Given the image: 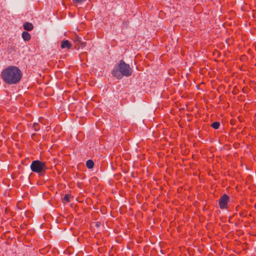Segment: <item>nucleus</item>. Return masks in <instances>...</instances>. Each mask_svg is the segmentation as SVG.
Masks as SVG:
<instances>
[{
    "instance_id": "obj_1",
    "label": "nucleus",
    "mask_w": 256,
    "mask_h": 256,
    "mask_svg": "<svg viewBox=\"0 0 256 256\" xmlns=\"http://www.w3.org/2000/svg\"><path fill=\"white\" fill-rule=\"evenodd\" d=\"M22 76L20 68L14 66H10L4 68L0 74L4 82L8 84H16L20 82Z\"/></svg>"
},
{
    "instance_id": "obj_2",
    "label": "nucleus",
    "mask_w": 256,
    "mask_h": 256,
    "mask_svg": "<svg viewBox=\"0 0 256 256\" xmlns=\"http://www.w3.org/2000/svg\"><path fill=\"white\" fill-rule=\"evenodd\" d=\"M132 73V69L130 66L123 60H120L118 65L115 66L112 72L113 76L118 79H121L123 76H128Z\"/></svg>"
},
{
    "instance_id": "obj_3",
    "label": "nucleus",
    "mask_w": 256,
    "mask_h": 256,
    "mask_svg": "<svg viewBox=\"0 0 256 256\" xmlns=\"http://www.w3.org/2000/svg\"><path fill=\"white\" fill-rule=\"evenodd\" d=\"M31 170L36 173H40L44 172L46 169V164L44 162L36 160H34L30 164Z\"/></svg>"
},
{
    "instance_id": "obj_4",
    "label": "nucleus",
    "mask_w": 256,
    "mask_h": 256,
    "mask_svg": "<svg viewBox=\"0 0 256 256\" xmlns=\"http://www.w3.org/2000/svg\"><path fill=\"white\" fill-rule=\"evenodd\" d=\"M229 198L226 194H223L219 200V206L221 209L226 208L228 207V202Z\"/></svg>"
},
{
    "instance_id": "obj_5",
    "label": "nucleus",
    "mask_w": 256,
    "mask_h": 256,
    "mask_svg": "<svg viewBox=\"0 0 256 256\" xmlns=\"http://www.w3.org/2000/svg\"><path fill=\"white\" fill-rule=\"evenodd\" d=\"M60 46L62 48L70 49L72 48V44L68 40H64L61 42Z\"/></svg>"
},
{
    "instance_id": "obj_6",
    "label": "nucleus",
    "mask_w": 256,
    "mask_h": 256,
    "mask_svg": "<svg viewBox=\"0 0 256 256\" xmlns=\"http://www.w3.org/2000/svg\"><path fill=\"white\" fill-rule=\"evenodd\" d=\"M34 28L32 24L30 22H26L24 24V28L25 30L30 31L32 30Z\"/></svg>"
},
{
    "instance_id": "obj_7",
    "label": "nucleus",
    "mask_w": 256,
    "mask_h": 256,
    "mask_svg": "<svg viewBox=\"0 0 256 256\" xmlns=\"http://www.w3.org/2000/svg\"><path fill=\"white\" fill-rule=\"evenodd\" d=\"M22 38L25 41L30 40L31 38L30 34L27 32H24L22 34Z\"/></svg>"
},
{
    "instance_id": "obj_8",
    "label": "nucleus",
    "mask_w": 256,
    "mask_h": 256,
    "mask_svg": "<svg viewBox=\"0 0 256 256\" xmlns=\"http://www.w3.org/2000/svg\"><path fill=\"white\" fill-rule=\"evenodd\" d=\"M86 166L88 168H92L94 166V163L91 160H88L86 162Z\"/></svg>"
},
{
    "instance_id": "obj_9",
    "label": "nucleus",
    "mask_w": 256,
    "mask_h": 256,
    "mask_svg": "<svg viewBox=\"0 0 256 256\" xmlns=\"http://www.w3.org/2000/svg\"><path fill=\"white\" fill-rule=\"evenodd\" d=\"M220 126V124L219 122H214L212 124V126L214 129H216V130L218 129L219 128Z\"/></svg>"
},
{
    "instance_id": "obj_10",
    "label": "nucleus",
    "mask_w": 256,
    "mask_h": 256,
    "mask_svg": "<svg viewBox=\"0 0 256 256\" xmlns=\"http://www.w3.org/2000/svg\"><path fill=\"white\" fill-rule=\"evenodd\" d=\"M71 198V196L69 194H66L63 198V200L67 202H70V198Z\"/></svg>"
},
{
    "instance_id": "obj_11",
    "label": "nucleus",
    "mask_w": 256,
    "mask_h": 256,
    "mask_svg": "<svg viewBox=\"0 0 256 256\" xmlns=\"http://www.w3.org/2000/svg\"><path fill=\"white\" fill-rule=\"evenodd\" d=\"M33 128L36 131H37L40 130V127L38 124L34 123L33 124Z\"/></svg>"
},
{
    "instance_id": "obj_12",
    "label": "nucleus",
    "mask_w": 256,
    "mask_h": 256,
    "mask_svg": "<svg viewBox=\"0 0 256 256\" xmlns=\"http://www.w3.org/2000/svg\"><path fill=\"white\" fill-rule=\"evenodd\" d=\"M74 3H82L85 2L86 0H72Z\"/></svg>"
},
{
    "instance_id": "obj_13",
    "label": "nucleus",
    "mask_w": 256,
    "mask_h": 256,
    "mask_svg": "<svg viewBox=\"0 0 256 256\" xmlns=\"http://www.w3.org/2000/svg\"><path fill=\"white\" fill-rule=\"evenodd\" d=\"M42 118H39V122H42Z\"/></svg>"
}]
</instances>
